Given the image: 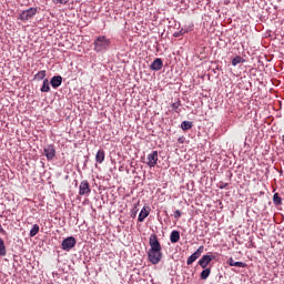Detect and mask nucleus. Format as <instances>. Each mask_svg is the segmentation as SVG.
I'll list each match as a JSON object with an SVG mask.
<instances>
[{
    "mask_svg": "<svg viewBox=\"0 0 284 284\" xmlns=\"http://www.w3.org/2000/svg\"><path fill=\"white\" fill-rule=\"evenodd\" d=\"M150 250L148 252V257L152 265H159L161 258H163V253L161 252V243L156 234H152L149 240Z\"/></svg>",
    "mask_w": 284,
    "mask_h": 284,
    "instance_id": "f257e3e1",
    "label": "nucleus"
},
{
    "mask_svg": "<svg viewBox=\"0 0 284 284\" xmlns=\"http://www.w3.org/2000/svg\"><path fill=\"white\" fill-rule=\"evenodd\" d=\"M112 45V41L105 36H99L94 41L95 52H105Z\"/></svg>",
    "mask_w": 284,
    "mask_h": 284,
    "instance_id": "f03ea898",
    "label": "nucleus"
},
{
    "mask_svg": "<svg viewBox=\"0 0 284 284\" xmlns=\"http://www.w3.org/2000/svg\"><path fill=\"white\" fill-rule=\"evenodd\" d=\"M37 12H39L37 8H29L27 10H23L18 19L23 22L30 21V19H32L37 14Z\"/></svg>",
    "mask_w": 284,
    "mask_h": 284,
    "instance_id": "7ed1b4c3",
    "label": "nucleus"
},
{
    "mask_svg": "<svg viewBox=\"0 0 284 284\" xmlns=\"http://www.w3.org/2000/svg\"><path fill=\"white\" fill-rule=\"evenodd\" d=\"M90 192H92V190L90 189V183L88 180L82 181L79 185V195L90 196Z\"/></svg>",
    "mask_w": 284,
    "mask_h": 284,
    "instance_id": "20e7f679",
    "label": "nucleus"
},
{
    "mask_svg": "<svg viewBox=\"0 0 284 284\" xmlns=\"http://www.w3.org/2000/svg\"><path fill=\"white\" fill-rule=\"evenodd\" d=\"M61 245L64 252H70V250L77 245V239L69 236L62 241Z\"/></svg>",
    "mask_w": 284,
    "mask_h": 284,
    "instance_id": "39448f33",
    "label": "nucleus"
},
{
    "mask_svg": "<svg viewBox=\"0 0 284 284\" xmlns=\"http://www.w3.org/2000/svg\"><path fill=\"white\" fill-rule=\"evenodd\" d=\"M44 156L48 161H52L54 156H57V150L54 149V145L49 144L43 149Z\"/></svg>",
    "mask_w": 284,
    "mask_h": 284,
    "instance_id": "423d86ee",
    "label": "nucleus"
},
{
    "mask_svg": "<svg viewBox=\"0 0 284 284\" xmlns=\"http://www.w3.org/2000/svg\"><path fill=\"white\" fill-rule=\"evenodd\" d=\"M156 163H159V152L153 151L151 154L148 155L146 165H149V168H156Z\"/></svg>",
    "mask_w": 284,
    "mask_h": 284,
    "instance_id": "0eeeda50",
    "label": "nucleus"
},
{
    "mask_svg": "<svg viewBox=\"0 0 284 284\" xmlns=\"http://www.w3.org/2000/svg\"><path fill=\"white\" fill-rule=\"evenodd\" d=\"M203 250H205L204 246H200L191 256H189L186 261V265H192L197 258H201V255L203 254Z\"/></svg>",
    "mask_w": 284,
    "mask_h": 284,
    "instance_id": "6e6552de",
    "label": "nucleus"
},
{
    "mask_svg": "<svg viewBox=\"0 0 284 284\" xmlns=\"http://www.w3.org/2000/svg\"><path fill=\"white\" fill-rule=\"evenodd\" d=\"M214 257H212L211 255H203L200 260H199V265L200 267H202V270L207 268V265H210V263H212V260Z\"/></svg>",
    "mask_w": 284,
    "mask_h": 284,
    "instance_id": "1a4fd4ad",
    "label": "nucleus"
},
{
    "mask_svg": "<svg viewBox=\"0 0 284 284\" xmlns=\"http://www.w3.org/2000/svg\"><path fill=\"white\" fill-rule=\"evenodd\" d=\"M163 68V60L161 58H156L152 64H151V70L159 71Z\"/></svg>",
    "mask_w": 284,
    "mask_h": 284,
    "instance_id": "9d476101",
    "label": "nucleus"
},
{
    "mask_svg": "<svg viewBox=\"0 0 284 284\" xmlns=\"http://www.w3.org/2000/svg\"><path fill=\"white\" fill-rule=\"evenodd\" d=\"M63 83V78L61 75H55L51 79V85L57 90Z\"/></svg>",
    "mask_w": 284,
    "mask_h": 284,
    "instance_id": "9b49d317",
    "label": "nucleus"
},
{
    "mask_svg": "<svg viewBox=\"0 0 284 284\" xmlns=\"http://www.w3.org/2000/svg\"><path fill=\"white\" fill-rule=\"evenodd\" d=\"M148 216H150V211L144 206L139 214L138 221L143 223Z\"/></svg>",
    "mask_w": 284,
    "mask_h": 284,
    "instance_id": "f8f14e48",
    "label": "nucleus"
},
{
    "mask_svg": "<svg viewBox=\"0 0 284 284\" xmlns=\"http://www.w3.org/2000/svg\"><path fill=\"white\" fill-rule=\"evenodd\" d=\"M227 263L231 267H247V264L243 262H235L232 257L227 260Z\"/></svg>",
    "mask_w": 284,
    "mask_h": 284,
    "instance_id": "ddd939ff",
    "label": "nucleus"
},
{
    "mask_svg": "<svg viewBox=\"0 0 284 284\" xmlns=\"http://www.w3.org/2000/svg\"><path fill=\"white\" fill-rule=\"evenodd\" d=\"M170 241L171 243H179V241H181V233H179V231H172Z\"/></svg>",
    "mask_w": 284,
    "mask_h": 284,
    "instance_id": "4468645a",
    "label": "nucleus"
},
{
    "mask_svg": "<svg viewBox=\"0 0 284 284\" xmlns=\"http://www.w3.org/2000/svg\"><path fill=\"white\" fill-rule=\"evenodd\" d=\"M97 163H103L105 161V151L99 150L95 155Z\"/></svg>",
    "mask_w": 284,
    "mask_h": 284,
    "instance_id": "2eb2a0df",
    "label": "nucleus"
},
{
    "mask_svg": "<svg viewBox=\"0 0 284 284\" xmlns=\"http://www.w3.org/2000/svg\"><path fill=\"white\" fill-rule=\"evenodd\" d=\"M210 274H212V270L204 268L200 276H201L202 281H206V278H209Z\"/></svg>",
    "mask_w": 284,
    "mask_h": 284,
    "instance_id": "dca6fc26",
    "label": "nucleus"
},
{
    "mask_svg": "<svg viewBox=\"0 0 284 284\" xmlns=\"http://www.w3.org/2000/svg\"><path fill=\"white\" fill-rule=\"evenodd\" d=\"M239 63H245V59L241 58V55H236L232 59V65L236 67Z\"/></svg>",
    "mask_w": 284,
    "mask_h": 284,
    "instance_id": "f3484780",
    "label": "nucleus"
},
{
    "mask_svg": "<svg viewBox=\"0 0 284 284\" xmlns=\"http://www.w3.org/2000/svg\"><path fill=\"white\" fill-rule=\"evenodd\" d=\"M39 234V224H34L32 229L30 230L29 236L34 237Z\"/></svg>",
    "mask_w": 284,
    "mask_h": 284,
    "instance_id": "a211bd4d",
    "label": "nucleus"
},
{
    "mask_svg": "<svg viewBox=\"0 0 284 284\" xmlns=\"http://www.w3.org/2000/svg\"><path fill=\"white\" fill-rule=\"evenodd\" d=\"M6 242H3V239L0 237V256H6Z\"/></svg>",
    "mask_w": 284,
    "mask_h": 284,
    "instance_id": "6ab92c4d",
    "label": "nucleus"
},
{
    "mask_svg": "<svg viewBox=\"0 0 284 284\" xmlns=\"http://www.w3.org/2000/svg\"><path fill=\"white\" fill-rule=\"evenodd\" d=\"M36 81H43V79H45V70L39 71L36 75H34Z\"/></svg>",
    "mask_w": 284,
    "mask_h": 284,
    "instance_id": "aec40b11",
    "label": "nucleus"
},
{
    "mask_svg": "<svg viewBox=\"0 0 284 284\" xmlns=\"http://www.w3.org/2000/svg\"><path fill=\"white\" fill-rule=\"evenodd\" d=\"M41 92H50V82L48 81V79L43 80Z\"/></svg>",
    "mask_w": 284,
    "mask_h": 284,
    "instance_id": "412c9836",
    "label": "nucleus"
},
{
    "mask_svg": "<svg viewBox=\"0 0 284 284\" xmlns=\"http://www.w3.org/2000/svg\"><path fill=\"white\" fill-rule=\"evenodd\" d=\"M181 128H182V130H184V132L187 131V130H192V122H190V121H183V122L181 123Z\"/></svg>",
    "mask_w": 284,
    "mask_h": 284,
    "instance_id": "4be33fe9",
    "label": "nucleus"
},
{
    "mask_svg": "<svg viewBox=\"0 0 284 284\" xmlns=\"http://www.w3.org/2000/svg\"><path fill=\"white\" fill-rule=\"evenodd\" d=\"M273 202L275 205H281L283 203V200L280 197L278 193L273 195Z\"/></svg>",
    "mask_w": 284,
    "mask_h": 284,
    "instance_id": "5701e85b",
    "label": "nucleus"
},
{
    "mask_svg": "<svg viewBox=\"0 0 284 284\" xmlns=\"http://www.w3.org/2000/svg\"><path fill=\"white\" fill-rule=\"evenodd\" d=\"M53 3L55 6H58V3H60V6H65V4L70 3V0H53Z\"/></svg>",
    "mask_w": 284,
    "mask_h": 284,
    "instance_id": "b1692460",
    "label": "nucleus"
},
{
    "mask_svg": "<svg viewBox=\"0 0 284 284\" xmlns=\"http://www.w3.org/2000/svg\"><path fill=\"white\" fill-rule=\"evenodd\" d=\"M181 216H182L181 211H180V210H176V211L174 212V219H181Z\"/></svg>",
    "mask_w": 284,
    "mask_h": 284,
    "instance_id": "393cba45",
    "label": "nucleus"
},
{
    "mask_svg": "<svg viewBox=\"0 0 284 284\" xmlns=\"http://www.w3.org/2000/svg\"><path fill=\"white\" fill-rule=\"evenodd\" d=\"M180 106H181L180 103H173L172 104L173 110H179Z\"/></svg>",
    "mask_w": 284,
    "mask_h": 284,
    "instance_id": "a878e982",
    "label": "nucleus"
},
{
    "mask_svg": "<svg viewBox=\"0 0 284 284\" xmlns=\"http://www.w3.org/2000/svg\"><path fill=\"white\" fill-rule=\"evenodd\" d=\"M178 142H179V143H185V138H184V136L179 138V139H178Z\"/></svg>",
    "mask_w": 284,
    "mask_h": 284,
    "instance_id": "bb28decb",
    "label": "nucleus"
},
{
    "mask_svg": "<svg viewBox=\"0 0 284 284\" xmlns=\"http://www.w3.org/2000/svg\"><path fill=\"white\" fill-rule=\"evenodd\" d=\"M223 187H227V183L220 185V189L223 190Z\"/></svg>",
    "mask_w": 284,
    "mask_h": 284,
    "instance_id": "cd10ccee",
    "label": "nucleus"
},
{
    "mask_svg": "<svg viewBox=\"0 0 284 284\" xmlns=\"http://www.w3.org/2000/svg\"><path fill=\"white\" fill-rule=\"evenodd\" d=\"M0 232H6V231L3 230V226H1V224H0Z\"/></svg>",
    "mask_w": 284,
    "mask_h": 284,
    "instance_id": "c85d7f7f",
    "label": "nucleus"
}]
</instances>
